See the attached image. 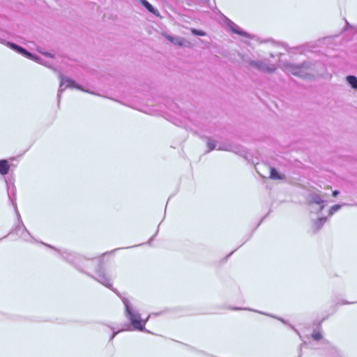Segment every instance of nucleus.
I'll return each mask as SVG.
<instances>
[{"label":"nucleus","instance_id":"nucleus-1","mask_svg":"<svg viewBox=\"0 0 357 357\" xmlns=\"http://www.w3.org/2000/svg\"><path fill=\"white\" fill-rule=\"evenodd\" d=\"M6 45L11 48L12 50H15V52L21 54L22 55L31 59L32 60H34L35 61L43 64L50 68L54 69V67L57 65V62L56 61L57 56H56L54 54L47 52H43V51H39L43 55H44L46 58L49 59L50 60L42 59L39 57L38 56L33 55L31 53L27 52L26 50L22 48V47L7 42Z\"/></svg>","mask_w":357,"mask_h":357},{"label":"nucleus","instance_id":"nucleus-2","mask_svg":"<svg viewBox=\"0 0 357 357\" xmlns=\"http://www.w3.org/2000/svg\"><path fill=\"white\" fill-rule=\"evenodd\" d=\"M121 299L126 309L125 315L126 318L130 321L133 329L144 331L145 325L151 315H149L146 319H142L139 312L132 307L128 298L122 297Z\"/></svg>","mask_w":357,"mask_h":357},{"label":"nucleus","instance_id":"nucleus-3","mask_svg":"<svg viewBox=\"0 0 357 357\" xmlns=\"http://www.w3.org/2000/svg\"><path fill=\"white\" fill-rule=\"evenodd\" d=\"M312 65L308 61H304L300 64H294L290 63H284L282 68L286 73L303 78L307 77L310 75V70Z\"/></svg>","mask_w":357,"mask_h":357},{"label":"nucleus","instance_id":"nucleus-4","mask_svg":"<svg viewBox=\"0 0 357 357\" xmlns=\"http://www.w3.org/2000/svg\"><path fill=\"white\" fill-rule=\"evenodd\" d=\"M41 243L47 248H52L57 251L61 255L63 259L68 261L69 263L73 264L74 266H75V267L77 269H79L80 271H82V269L81 268V263L84 261V258L82 257L79 256L72 252H69L68 250H57L56 248L52 246L51 245L43 242Z\"/></svg>","mask_w":357,"mask_h":357},{"label":"nucleus","instance_id":"nucleus-5","mask_svg":"<svg viewBox=\"0 0 357 357\" xmlns=\"http://www.w3.org/2000/svg\"><path fill=\"white\" fill-rule=\"evenodd\" d=\"M60 79V85L58 90L57 98L58 102H60L61 93L63 91L66 90V88H75L88 93H93L92 92L84 90L80 85L77 84L74 80L67 77L66 76L63 75L62 74H59Z\"/></svg>","mask_w":357,"mask_h":357},{"label":"nucleus","instance_id":"nucleus-6","mask_svg":"<svg viewBox=\"0 0 357 357\" xmlns=\"http://www.w3.org/2000/svg\"><path fill=\"white\" fill-rule=\"evenodd\" d=\"M250 66L255 68L266 73H273L276 69V66L273 64L269 65L266 61L262 60H251L248 59L245 61Z\"/></svg>","mask_w":357,"mask_h":357},{"label":"nucleus","instance_id":"nucleus-7","mask_svg":"<svg viewBox=\"0 0 357 357\" xmlns=\"http://www.w3.org/2000/svg\"><path fill=\"white\" fill-rule=\"evenodd\" d=\"M4 181L6 183L7 193L8 199L13 206L15 211H17V202H16V188L14 184L13 178H4Z\"/></svg>","mask_w":357,"mask_h":357},{"label":"nucleus","instance_id":"nucleus-8","mask_svg":"<svg viewBox=\"0 0 357 357\" xmlns=\"http://www.w3.org/2000/svg\"><path fill=\"white\" fill-rule=\"evenodd\" d=\"M206 145L208 146L207 153L217 149L220 151H236L237 148L234 147L230 144H222L218 146L216 145L215 142L212 139L211 137H206Z\"/></svg>","mask_w":357,"mask_h":357},{"label":"nucleus","instance_id":"nucleus-9","mask_svg":"<svg viewBox=\"0 0 357 357\" xmlns=\"http://www.w3.org/2000/svg\"><path fill=\"white\" fill-rule=\"evenodd\" d=\"M96 281L105 286L106 287L112 289V284L110 278L105 273L102 268H99L96 272V276H91Z\"/></svg>","mask_w":357,"mask_h":357},{"label":"nucleus","instance_id":"nucleus-10","mask_svg":"<svg viewBox=\"0 0 357 357\" xmlns=\"http://www.w3.org/2000/svg\"><path fill=\"white\" fill-rule=\"evenodd\" d=\"M324 196L321 195L320 193L317 192H311L309 194L307 197V201L309 204H317L320 206L319 211H322L325 206L327 204V201L325 200Z\"/></svg>","mask_w":357,"mask_h":357},{"label":"nucleus","instance_id":"nucleus-11","mask_svg":"<svg viewBox=\"0 0 357 357\" xmlns=\"http://www.w3.org/2000/svg\"><path fill=\"white\" fill-rule=\"evenodd\" d=\"M226 24H227V26L230 29V30L233 33L238 34V35L244 36V37H246V38H251V36L248 33L241 30V28L237 24H236L234 22H233L229 19L226 20Z\"/></svg>","mask_w":357,"mask_h":357},{"label":"nucleus","instance_id":"nucleus-12","mask_svg":"<svg viewBox=\"0 0 357 357\" xmlns=\"http://www.w3.org/2000/svg\"><path fill=\"white\" fill-rule=\"evenodd\" d=\"M165 38L172 43L181 46V47H190V43L185 38L179 36H172L170 35H165Z\"/></svg>","mask_w":357,"mask_h":357},{"label":"nucleus","instance_id":"nucleus-13","mask_svg":"<svg viewBox=\"0 0 357 357\" xmlns=\"http://www.w3.org/2000/svg\"><path fill=\"white\" fill-rule=\"evenodd\" d=\"M312 337L316 341H321V343L324 346L326 349H333L331 343L328 340L323 339L321 333L319 331H314L312 333Z\"/></svg>","mask_w":357,"mask_h":357},{"label":"nucleus","instance_id":"nucleus-14","mask_svg":"<svg viewBox=\"0 0 357 357\" xmlns=\"http://www.w3.org/2000/svg\"><path fill=\"white\" fill-rule=\"evenodd\" d=\"M10 165L7 160H0V174L6 175L10 170Z\"/></svg>","mask_w":357,"mask_h":357},{"label":"nucleus","instance_id":"nucleus-15","mask_svg":"<svg viewBox=\"0 0 357 357\" xmlns=\"http://www.w3.org/2000/svg\"><path fill=\"white\" fill-rule=\"evenodd\" d=\"M20 224L22 225V232L19 234L20 237L25 241H30L33 238L31 235L24 227L23 222H20Z\"/></svg>","mask_w":357,"mask_h":357},{"label":"nucleus","instance_id":"nucleus-16","mask_svg":"<svg viewBox=\"0 0 357 357\" xmlns=\"http://www.w3.org/2000/svg\"><path fill=\"white\" fill-rule=\"evenodd\" d=\"M231 310H250V311H254V312H258V313H260V314H265V315H268V316H270L271 317H273V318H275L278 320H280L281 322H282L283 324H287V321L283 319L282 318H278V317H275V316H273V315H270V314H268L266 313H264V312H259V311H257V310H251L250 308H241V307H231L230 308Z\"/></svg>","mask_w":357,"mask_h":357},{"label":"nucleus","instance_id":"nucleus-17","mask_svg":"<svg viewBox=\"0 0 357 357\" xmlns=\"http://www.w3.org/2000/svg\"><path fill=\"white\" fill-rule=\"evenodd\" d=\"M270 178L272 179L282 180L284 178V176L278 173L275 168L272 167L271 169Z\"/></svg>","mask_w":357,"mask_h":357},{"label":"nucleus","instance_id":"nucleus-18","mask_svg":"<svg viewBox=\"0 0 357 357\" xmlns=\"http://www.w3.org/2000/svg\"><path fill=\"white\" fill-rule=\"evenodd\" d=\"M326 220H327V218H326V217L318 218L314 222V225H313V227L315 229V231H318L323 226V225L326 222Z\"/></svg>","mask_w":357,"mask_h":357},{"label":"nucleus","instance_id":"nucleus-19","mask_svg":"<svg viewBox=\"0 0 357 357\" xmlns=\"http://www.w3.org/2000/svg\"><path fill=\"white\" fill-rule=\"evenodd\" d=\"M346 79L353 89L357 90V77L356 76L349 75Z\"/></svg>","mask_w":357,"mask_h":357},{"label":"nucleus","instance_id":"nucleus-20","mask_svg":"<svg viewBox=\"0 0 357 357\" xmlns=\"http://www.w3.org/2000/svg\"><path fill=\"white\" fill-rule=\"evenodd\" d=\"M15 212H16V214L17 216V220H18L19 222H18V225L15 227V229L13 231L14 232L20 234L22 232V225L20 224V222H22V221L21 220V217H20V213L17 209V211H15Z\"/></svg>","mask_w":357,"mask_h":357},{"label":"nucleus","instance_id":"nucleus-21","mask_svg":"<svg viewBox=\"0 0 357 357\" xmlns=\"http://www.w3.org/2000/svg\"><path fill=\"white\" fill-rule=\"evenodd\" d=\"M141 3L149 12L155 14L157 10L146 0H141Z\"/></svg>","mask_w":357,"mask_h":357},{"label":"nucleus","instance_id":"nucleus-22","mask_svg":"<svg viewBox=\"0 0 357 357\" xmlns=\"http://www.w3.org/2000/svg\"><path fill=\"white\" fill-rule=\"evenodd\" d=\"M344 204H335L328 211V215L332 216L335 212L339 211Z\"/></svg>","mask_w":357,"mask_h":357},{"label":"nucleus","instance_id":"nucleus-23","mask_svg":"<svg viewBox=\"0 0 357 357\" xmlns=\"http://www.w3.org/2000/svg\"><path fill=\"white\" fill-rule=\"evenodd\" d=\"M191 32L196 36H204L206 35V33L204 31L196 29H191Z\"/></svg>","mask_w":357,"mask_h":357},{"label":"nucleus","instance_id":"nucleus-24","mask_svg":"<svg viewBox=\"0 0 357 357\" xmlns=\"http://www.w3.org/2000/svg\"><path fill=\"white\" fill-rule=\"evenodd\" d=\"M130 330H131V329H130V328L128 326V328H126V329L122 328V329H119V330H118V331H114V332H113V333H112V336H111V337H110V338H109V341H110V342H111V341H112V340L114 338V337H115V336H116L119 333H120V332H121V331H130Z\"/></svg>","mask_w":357,"mask_h":357},{"label":"nucleus","instance_id":"nucleus-25","mask_svg":"<svg viewBox=\"0 0 357 357\" xmlns=\"http://www.w3.org/2000/svg\"><path fill=\"white\" fill-rule=\"evenodd\" d=\"M349 29H352L354 33L357 32V28L352 26L348 22H346V26L344 27V30L347 31Z\"/></svg>","mask_w":357,"mask_h":357},{"label":"nucleus","instance_id":"nucleus-26","mask_svg":"<svg viewBox=\"0 0 357 357\" xmlns=\"http://www.w3.org/2000/svg\"><path fill=\"white\" fill-rule=\"evenodd\" d=\"M194 114H191V115L189 116V119L190 121H193L195 123V125L197 126H199L200 123L199 121H197L195 118H194Z\"/></svg>","mask_w":357,"mask_h":357},{"label":"nucleus","instance_id":"nucleus-27","mask_svg":"<svg viewBox=\"0 0 357 357\" xmlns=\"http://www.w3.org/2000/svg\"><path fill=\"white\" fill-rule=\"evenodd\" d=\"M339 193H340L339 191L335 190V191L333 192V195L334 197H336V196H337L339 195Z\"/></svg>","mask_w":357,"mask_h":357},{"label":"nucleus","instance_id":"nucleus-28","mask_svg":"<svg viewBox=\"0 0 357 357\" xmlns=\"http://www.w3.org/2000/svg\"><path fill=\"white\" fill-rule=\"evenodd\" d=\"M155 235H156V234H155L154 236H153L149 239V242H148V243H149V244H150V243H151V241H153V238H154V236H155Z\"/></svg>","mask_w":357,"mask_h":357},{"label":"nucleus","instance_id":"nucleus-29","mask_svg":"<svg viewBox=\"0 0 357 357\" xmlns=\"http://www.w3.org/2000/svg\"><path fill=\"white\" fill-rule=\"evenodd\" d=\"M291 328H292V329H294V331H295L298 334H299V333H298V331H297L294 328V326H291Z\"/></svg>","mask_w":357,"mask_h":357},{"label":"nucleus","instance_id":"nucleus-30","mask_svg":"<svg viewBox=\"0 0 357 357\" xmlns=\"http://www.w3.org/2000/svg\"><path fill=\"white\" fill-rule=\"evenodd\" d=\"M4 42V40L0 39V43H3Z\"/></svg>","mask_w":357,"mask_h":357},{"label":"nucleus","instance_id":"nucleus-31","mask_svg":"<svg viewBox=\"0 0 357 357\" xmlns=\"http://www.w3.org/2000/svg\"><path fill=\"white\" fill-rule=\"evenodd\" d=\"M110 328H111V330H112V331H114V328L113 327H111V326H110Z\"/></svg>","mask_w":357,"mask_h":357}]
</instances>
